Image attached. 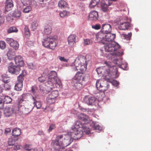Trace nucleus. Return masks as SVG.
I'll list each match as a JSON object with an SVG mask.
<instances>
[{
    "instance_id": "obj_1",
    "label": "nucleus",
    "mask_w": 151,
    "mask_h": 151,
    "mask_svg": "<svg viewBox=\"0 0 151 151\" xmlns=\"http://www.w3.org/2000/svg\"><path fill=\"white\" fill-rule=\"evenodd\" d=\"M78 132V134L70 132L68 134L58 135L55 139L52 141L51 145L57 150H60L61 147H67L73 141V139L77 140L82 137V132Z\"/></svg>"
},
{
    "instance_id": "obj_2",
    "label": "nucleus",
    "mask_w": 151,
    "mask_h": 151,
    "mask_svg": "<svg viewBox=\"0 0 151 151\" xmlns=\"http://www.w3.org/2000/svg\"><path fill=\"white\" fill-rule=\"evenodd\" d=\"M104 63L106 64V66L98 68L96 69L97 73L98 74H102L105 77H107L106 78L108 80L110 78L118 77V76L115 75L117 74V68L113 66L112 63L110 62L105 61Z\"/></svg>"
},
{
    "instance_id": "obj_3",
    "label": "nucleus",
    "mask_w": 151,
    "mask_h": 151,
    "mask_svg": "<svg viewBox=\"0 0 151 151\" xmlns=\"http://www.w3.org/2000/svg\"><path fill=\"white\" fill-rule=\"evenodd\" d=\"M105 49L106 51L108 52H114L113 53H110L108 54V58L112 59L115 56H119L122 55L123 53L122 52H119L117 50L120 48L119 45L115 42H112L109 43H105Z\"/></svg>"
},
{
    "instance_id": "obj_4",
    "label": "nucleus",
    "mask_w": 151,
    "mask_h": 151,
    "mask_svg": "<svg viewBox=\"0 0 151 151\" xmlns=\"http://www.w3.org/2000/svg\"><path fill=\"white\" fill-rule=\"evenodd\" d=\"M74 64L75 67L73 69L74 71L78 70L85 71L87 64L86 57L82 55L78 57L74 62Z\"/></svg>"
},
{
    "instance_id": "obj_5",
    "label": "nucleus",
    "mask_w": 151,
    "mask_h": 151,
    "mask_svg": "<svg viewBox=\"0 0 151 151\" xmlns=\"http://www.w3.org/2000/svg\"><path fill=\"white\" fill-rule=\"evenodd\" d=\"M71 128L73 132H71L75 133H78V132H82V137L83 136V132L88 134L90 133V128L88 127L86 125L83 124L80 121H76Z\"/></svg>"
},
{
    "instance_id": "obj_6",
    "label": "nucleus",
    "mask_w": 151,
    "mask_h": 151,
    "mask_svg": "<svg viewBox=\"0 0 151 151\" xmlns=\"http://www.w3.org/2000/svg\"><path fill=\"white\" fill-rule=\"evenodd\" d=\"M24 109V106L19 105L18 106H15L14 109L7 107L5 109L4 111L5 115L7 116H11L14 112L21 115L23 114Z\"/></svg>"
},
{
    "instance_id": "obj_7",
    "label": "nucleus",
    "mask_w": 151,
    "mask_h": 151,
    "mask_svg": "<svg viewBox=\"0 0 151 151\" xmlns=\"http://www.w3.org/2000/svg\"><path fill=\"white\" fill-rule=\"evenodd\" d=\"M42 42L44 47L51 49H54L57 45L55 39L52 36L45 38Z\"/></svg>"
},
{
    "instance_id": "obj_8",
    "label": "nucleus",
    "mask_w": 151,
    "mask_h": 151,
    "mask_svg": "<svg viewBox=\"0 0 151 151\" xmlns=\"http://www.w3.org/2000/svg\"><path fill=\"white\" fill-rule=\"evenodd\" d=\"M53 87L52 84L50 81H47L45 84H42L39 86L40 91L43 93H46L47 92L50 91Z\"/></svg>"
},
{
    "instance_id": "obj_9",
    "label": "nucleus",
    "mask_w": 151,
    "mask_h": 151,
    "mask_svg": "<svg viewBox=\"0 0 151 151\" xmlns=\"http://www.w3.org/2000/svg\"><path fill=\"white\" fill-rule=\"evenodd\" d=\"M20 68L19 66L14 65L12 63H10L8 67V71L9 72L12 74L17 75L19 74Z\"/></svg>"
},
{
    "instance_id": "obj_10",
    "label": "nucleus",
    "mask_w": 151,
    "mask_h": 151,
    "mask_svg": "<svg viewBox=\"0 0 151 151\" xmlns=\"http://www.w3.org/2000/svg\"><path fill=\"white\" fill-rule=\"evenodd\" d=\"M6 42L10 46L14 48L15 50H17L19 48V44L16 41H15L12 38H7L6 40Z\"/></svg>"
},
{
    "instance_id": "obj_11",
    "label": "nucleus",
    "mask_w": 151,
    "mask_h": 151,
    "mask_svg": "<svg viewBox=\"0 0 151 151\" xmlns=\"http://www.w3.org/2000/svg\"><path fill=\"white\" fill-rule=\"evenodd\" d=\"M85 102L89 105H94L96 101V99L94 97L86 96L83 98Z\"/></svg>"
},
{
    "instance_id": "obj_12",
    "label": "nucleus",
    "mask_w": 151,
    "mask_h": 151,
    "mask_svg": "<svg viewBox=\"0 0 151 151\" xmlns=\"http://www.w3.org/2000/svg\"><path fill=\"white\" fill-rule=\"evenodd\" d=\"M78 118L84 122V124L85 125L89 123L91 121L88 116L83 113L79 114L78 115Z\"/></svg>"
},
{
    "instance_id": "obj_13",
    "label": "nucleus",
    "mask_w": 151,
    "mask_h": 151,
    "mask_svg": "<svg viewBox=\"0 0 151 151\" xmlns=\"http://www.w3.org/2000/svg\"><path fill=\"white\" fill-rule=\"evenodd\" d=\"M52 23H46L44 27V34L46 35L50 34L52 32Z\"/></svg>"
},
{
    "instance_id": "obj_14",
    "label": "nucleus",
    "mask_w": 151,
    "mask_h": 151,
    "mask_svg": "<svg viewBox=\"0 0 151 151\" xmlns=\"http://www.w3.org/2000/svg\"><path fill=\"white\" fill-rule=\"evenodd\" d=\"M105 35L104 41L108 42L109 43L114 42L113 40L116 37L115 34H111V32L105 33Z\"/></svg>"
},
{
    "instance_id": "obj_15",
    "label": "nucleus",
    "mask_w": 151,
    "mask_h": 151,
    "mask_svg": "<svg viewBox=\"0 0 151 151\" xmlns=\"http://www.w3.org/2000/svg\"><path fill=\"white\" fill-rule=\"evenodd\" d=\"M84 71L80 70L77 73L76 75L74 77V81L83 82L84 81V77L83 75V72Z\"/></svg>"
},
{
    "instance_id": "obj_16",
    "label": "nucleus",
    "mask_w": 151,
    "mask_h": 151,
    "mask_svg": "<svg viewBox=\"0 0 151 151\" xmlns=\"http://www.w3.org/2000/svg\"><path fill=\"white\" fill-rule=\"evenodd\" d=\"M14 61L17 66L22 67L24 65L23 58L20 55L16 56L14 58Z\"/></svg>"
},
{
    "instance_id": "obj_17",
    "label": "nucleus",
    "mask_w": 151,
    "mask_h": 151,
    "mask_svg": "<svg viewBox=\"0 0 151 151\" xmlns=\"http://www.w3.org/2000/svg\"><path fill=\"white\" fill-rule=\"evenodd\" d=\"M105 36V33L101 31L98 33L96 35V38L98 42H101L104 44H105V42H103L104 41Z\"/></svg>"
},
{
    "instance_id": "obj_18",
    "label": "nucleus",
    "mask_w": 151,
    "mask_h": 151,
    "mask_svg": "<svg viewBox=\"0 0 151 151\" xmlns=\"http://www.w3.org/2000/svg\"><path fill=\"white\" fill-rule=\"evenodd\" d=\"M48 80L47 81H50L53 86V84L52 82L57 78L56 72L54 71H51L48 75Z\"/></svg>"
},
{
    "instance_id": "obj_19",
    "label": "nucleus",
    "mask_w": 151,
    "mask_h": 151,
    "mask_svg": "<svg viewBox=\"0 0 151 151\" xmlns=\"http://www.w3.org/2000/svg\"><path fill=\"white\" fill-rule=\"evenodd\" d=\"M76 36L71 35L68 37V41L69 45L71 47H73L76 43Z\"/></svg>"
},
{
    "instance_id": "obj_20",
    "label": "nucleus",
    "mask_w": 151,
    "mask_h": 151,
    "mask_svg": "<svg viewBox=\"0 0 151 151\" xmlns=\"http://www.w3.org/2000/svg\"><path fill=\"white\" fill-rule=\"evenodd\" d=\"M111 25L109 24H103L102 26L101 31L105 33L111 32Z\"/></svg>"
},
{
    "instance_id": "obj_21",
    "label": "nucleus",
    "mask_w": 151,
    "mask_h": 151,
    "mask_svg": "<svg viewBox=\"0 0 151 151\" xmlns=\"http://www.w3.org/2000/svg\"><path fill=\"white\" fill-rule=\"evenodd\" d=\"M88 17L89 20H95L97 19L98 17V12L95 11H91L89 14Z\"/></svg>"
},
{
    "instance_id": "obj_22",
    "label": "nucleus",
    "mask_w": 151,
    "mask_h": 151,
    "mask_svg": "<svg viewBox=\"0 0 151 151\" xmlns=\"http://www.w3.org/2000/svg\"><path fill=\"white\" fill-rule=\"evenodd\" d=\"M13 1L12 0H6L5 5V10L7 11L10 10L13 6Z\"/></svg>"
},
{
    "instance_id": "obj_23",
    "label": "nucleus",
    "mask_w": 151,
    "mask_h": 151,
    "mask_svg": "<svg viewBox=\"0 0 151 151\" xmlns=\"http://www.w3.org/2000/svg\"><path fill=\"white\" fill-rule=\"evenodd\" d=\"M130 26V23L128 22H127L120 23L119 26V28L120 30H125L127 29Z\"/></svg>"
},
{
    "instance_id": "obj_24",
    "label": "nucleus",
    "mask_w": 151,
    "mask_h": 151,
    "mask_svg": "<svg viewBox=\"0 0 151 151\" xmlns=\"http://www.w3.org/2000/svg\"><path fill=\"white\" fill-rule=\"evenodd\" d=\"M12 135L16 138L21 134V130L20 129L16 127L13 129L12 131Z\"/></svg>"
},
{
    "instance_id": "obj_25",
    "label": "nucleus",
    "mask_w": 151,
    "mask_h": 151,
    "mask_svg": "<svg viewBox=\"0 0 151 151\" xmlns=\"http://www.w3.org/2000/svg\"><path fill=\"white\" fill-rule=\"evenodd\" d=\"M15 54V51L11 49H9L7 53L8 59L10 60L13 59L14 58Z\"/></svg>"
},
{
    "instance_id": "obj_26",
    "label": "nucleus",
    "mask_w": 151,
    "mask_h": 151,
    "mask_svg": "<svg viewBox=\"0 0 151 151\" xmlns=\"http://www.w3.org/2000/svg\"><path fill=\"white\" fill-rule=\"evenodd\" d=\"M82 82L74 81H73L74 87L78 90H80L83 87Z\"/></svg>"
},
{
    "instance_id": "obj_27",
    "label": "nucleus",
    "mask_w": 151,
    "mask_h": 151,
    "mask_svg": "<svg viewBox=\"0 0 151 151\" xmlns=\"http://www.w3.org/2000/svg\"><path fill=\"white\" fill-rule=\"evenodd\" d=\"M26 72L25 70H23L22 71V73H21L19 76L17 77L18 82L20 83H23V81L24 80V76L26 75Z\"/></svg>"
},
{
    "instance_id": "obj_28",
    "label": "nucleus",
    "mask_w": 151,
    "mask_h": 151,
    "mask_svg": "<svg viewBox=\"0 0 151 151\" xmlns=\"http://www.w3.org/2000/svg\"><path fill=\"white\" fill-rule=\"evenodd\" d=\"M37 96L35 97L34 96H32V99L33 101V104L35 105L36 106L37 109H40L41 108L42 104L41 102L39 101H36Z\"/></svg>"
},
{
    "instance_id": "obj_29",
    "label": "nucleus",
    "mask_w": 151,
    "mask_h": 151,
    "mask_svg": "<svg viewBox=\"0 0 151 151\" xmlns=\"http://www.w3.org/2000/svg\"><path fill=\"white\" fill-rule=\"evenodd\" d=\"M109 84L107 82H102V85L100 90L103 92L106 91L109 88Z\"/></svg>"
},
{
    "instance_id": "obj_30",
    "label": "nucleus",
    "mask_w": 151,
    "mask_h": 151,
    "mask_svg": "<svg viewBox=\"0 0 151 151\" xmlns=\"http://www.w3.org/2000/svg\"><path fill=\"white\" fill-rule=\"evenodd\" d=\"M18 138H15L14 137L9 138L8 141V145L9 146H13L15 144L16 142L18 140Z\"/></svg>"
},
{
    "instance_id": "obj_31",
    "label": "nucleus",
    "mask_w": 151,
    "mask_h": 151,
    "mask_svg": "<svg viewBox=\"0 0 151 151\" xmlns=\"http://www.w3.org/2000/svg\"><path fill=\"white\" fill-rule=\"evenodd\" d=\"M52 82L53 83V86H54V84H55V86L57 88H61L62 87V83L60 79L58 78ZM53 88H54V86H53Z\"/></svg>"
},
{
    "instance_id": "obj_32",
    "label": "nucleus",
    "mask_w": 151,
    "mask_h": 151,
    "mask_svg": "<svg viewBox=\"0 0 151 151\" xmlns=\"http://www.w3.org/2000/svg\"><path fill=\"white\" fill-rule=\"evenodd\" d=\"M2 81L5 83L4 84V88L6 90H9L11 89V86L8 83L10 81V79L5 80L4 79L2 80Z\"/></svg>"
},
{
    "instance_id": "obj_33",
    "label": "nucleus",
    "mask_w": 151,
    "mask_h": 151,
    "mask_svg": "<svg viewBox=\"0 0 151 151\" xmlns=\"http://www.w3.org/2000/svg\"><path fill=\"white\" fill-rule=\"evenodd\" d=\"M67 3L65 1L63 0H60L58 2V5L59 7L61 9L66 8L67 6Z\"/></svg>"
},
{
    "instance_id": "obj_34",
    "label": "nucleus",
    "mask_w": 151,
    "mask_h": 151,
    "mask_svg": "<svg viewBox=\"0 0 151 151\" xmlns=\"http://www.w3.org/2000/svg\"><path fill=\"white\" fill-rule=\"evenodd\" d=\"M58 95V91L55 90L52 91L50 94L48 95V96L53 98L55 100L56 98Z\"/></svg>"
},
{
    "instance_id": "obj_35",
    "label": "nucleus",
    "mask_w": 151,
    "mask_h": 151,
    "mask_svg": "<svg viewBox=\"0 0 151 151\" xmlns=\"http://www.w3.org/2000/svg\"><path fill=\"white\" fill-rule=\"evenodd\" d=\"M100 0H92L90 4L89 7L93 8L97 4L100 2Z\"/></svg>"
},
{
    "instance_id": "obj_36",
    "label": "nucleus",
    "mask_w": 151,
    "mask_h": 151,
    "mask_svg": "<svg viewBox=\"0 0 151 151\" xmlns=\"http://www.w3.org/2000/svg\"><path fill=\"white\" fill-rule=\"evenodd\" d=\"M23 86V83L18 82L15 86V89L17 91H20L22 90Z\"/></svg>"
},
{
    "instance_id": "obj_37",
    "label": "nucleus",
    "mask_w": 151,
    "mask_h": 151,
    "mask_svg": "<svg viewBox=\"0 0 151 151\" xmlns=\"http://www.w3.org/2000/svg\"><path fill=\"white\" fill-rule=\"evenodd\" d=\"M101 6L103 11L106 12L108 10V5L104 1H102L101 3Z\"/></svg>"
},
{
    "instance_id": "obj_38",
    "label": "nucleus",
    "mask_w": 151,
    "mask_h": 151,
    "mask_svg": "<svg viewBox=\"0 0 151 151\" xmlns=\"http://www.w3.org/2000/svg\"><path fill=\"white\" fill-rule=\"evenodd\" d=\"M46 101L48 104H52L55 102V100L48 96L46 99Z\"/></svg>"
},
{
    "instance_id": "obj_39",
    "label": "nucleus",
    "mask_w": 151,
    "mask_h": 151,
    "mask_svg": "<svg viewBox=\"0 0 151 151\" xmlns=\"http://www.w3.org/2000/svg\"><path fill=\"white\" fill-rule=\"evenodd\" d=\"M18 30L15 27H12L9 28L7 30V33H10L12 32H18Z\"/></svg>"
},
{
    "instance_id": "obj_40",
    "label": "nucleus",
    "mask_w": 151,
    "mask_h": 151,
    "mask_svg": "<svg viewBox=\"0 0 151 151\" xmlns=\"http://www.w3.org/2000/svg\"><path fill=\"white\" fill-rule=\"evenodd\" d=\"M69 13L68 11L66 10H64L61 12L60 13V15L62 18H64L68 16L69 14Z\"/></svg>"
},
{
    "instance_id": "obj_41",
    "label": "nucleus",
    "mask_w": 151,
    "mask_h": 151,
    "mask_svg": "<svg viewBox=\"0 0 151 151\" xmlns=\"http://www.w3.org/2000/svg\"><path fill=\"white\" fill-rule=\"evenodd\" d=\"M102 82H104V81L100 80H98L96 82V87L99 90L102 85Z\"/></svg>"
},
{
    "instance_id": "obj_42",
    "label": "nucleus",
    "mask_w": 151,
    "mask_h": 151,
    "mask_svg": "<svg viewBox=\"0 0 151 151\" xmlns=\"http://www.w3.org/2000/svg\"><path fill=\"white\" fill-rule=\"evenodd\" d=\"M4 103L6 104L10 103L12 101V100L11 98L8 96H5L4 98Z\"/></svg>"
},
{
    "instance_id": "obj_43",
    "label": "nucleus",
    "mask_w": 151,
    "mask_h": 151,
    "mask_svg": "<svg viewBox=\"0 0 151 151\" xmlns=\"http://www.w3.org/2000/svg\"><path fill=\"white\" fill-rule=\"evenodd\" d=\"M46 77H47V76L43 74L40 77H39L38 80L41 82H44L46 80Z\"/></svg>"
},
{
    "instance_id": "obj_44",
    "label": "nucleus",
    "mask_w": 151,
    "mask_h": 151,
    "mask_svg": "<svg viewBox=\"0 0 151 151\" xmlns=\"http://www.w3.org/2000/svg\"><path fill=\"white\" fill-rule=\"evenodd\" d=\"M84 44L85 45H88L92 43V41L88 39H86L84 40Z\"/></svg>"
},
{
    "instance_id": "obj_45",
    "label": "nucleus",
    "mask_w": 151,
    "mask_h": 151,
    "mask_svg": "<svg viewBox=\"0 0 151 151\" xmlns=\"http://www.w3.org/2000/svg\"><path fill=\"white\" fill-rule=\"evenodd\" d=\"M24 34L26 37H29L30 35V33L29 29L27 27H25L24 28Z\"/></svg>"
},
{
    "instance_id": "obj_46",
    "label": "nucleus",
    "mask_w": 151,
    "mask_h": 151,
    "mask_svg": "<svg viewBox=\"0 0 151 151\" xmlns=\"http://www.w3.org/2000/svg\"><path fill=\"white\" fill-rule=\"evenodd\" d=\"M21 16V12L19 11H15L13 14V16L15 17H19Z\"/></svg>"
},
{
    "instance_id": "obj_47",
    "label": "nucleus",
    "mask_w": 151,
    "mask_h": 151,
    "mask_svg": "<svg viewBox=\"0 0 151 151\" xmlns=\"http://www.w3.org/2000/svg\"><path fill=\"white\" fill-rule=\"evenodd\" d=\"M132 33L131 32L129 33L127 35L123 34L122 35L125 39L127 40H129L130 39Z\"/></svg>"
},
{
    "instance_id": "obj_48",
    "label": "nucleus",
    "mask_w": 151,
    "mask_h": 151,
    "mask_svg": "<svg viewBox=\"0 0 151 151\" xmlns=\"http://www.w3.org/2000/svg\"><path fill=\"white\" fill-rule=\"evenodd\" d=\"M32 8L30 6H28L24 8L23 12L25 13H29L31 11Z\"/></svg>"
},
{
    "instance_id": "obj_49",
    "label": "nucleus",
    "mask_w": 151,
    "mask_h": 151,
    "mask_svg": "<svg viewBox=\"0 0 151 151\" xmlns=\"http://www.w3.org/2000/svg\"><path fill=\"white\" fill-rule=\"evenodd\" d=\"M6 47V44L3 41H0V48L2 49H4Z\"/></svg>"
},
{
    "instance_id": "obj_50",
    "label": "nucleus",
    "mask_w": 151,
    "mask_h": 151,
    "mask_svg": "<svg viewBox=\"0 0 151 151\" xmlns=\"http://www.w3.org/2000/svg\"><path fill=\"white\" fill-rule=\"evenodd\" d=\"M56 128L55 125V124H51L48 129V132L49 133L50 132H51L53 129H55Z\"/></svg>"
},
{
    "instance_id": "obj_51",
    "label": "nucleus",
    "mask_w": 151,
    "mask_h": 151,
    "mask_svg": "<svg viewBox=\"0 0 151 151\" xmlns=\"http://www.w3.org/2000/svg\"><path fill=\"white\" fill-rule=\"evenodd\" d=\"M93 128L94 129L98 130L99 131L101 130V128L98 124H94Z\"/></svg>"
},
{
    "instance_id": "obj_52",
    "label": "nucleus",
    "mask_w": 151,
    "mask_h": 151,
    "mask_svg": "<svg viewBox=\"0 0 151 151\" xmlns=\"http://www.w3.org/2000/svg\"><path fill=\"white\" fill-rule=\"evenodd\" d=\"M29 146V145H26L24 147L25 149L28 151H34V149L31 148Z\"/></svg>"
},
{
    "instance_id": "obj_53",
    "label": "nucleus",
    "mask_w": 151,
    "mask_h": 151,
    "mask_svg": "<svg viewBox=\"0 0 151 151\" xmlns=\"http://www.w3.org/2000/svg\"><path fill=\"white\" fill-rule=\"evenodd\" d=\"M14 149L15 150H17L20 149V145L19 144H18L17 142H16L15 144L14 145Z\"/></svg>"
},
{
    "instance_id": "obj_54",
    "label": "nucleus",
    "mask_w": 151,
    "mask_h": 151,
    "mask_svg": "<svg viewBox=\"0 0 151 151\" xmlns=\"http://www.w3.org/2000/svg\"><path fill=\"white\" fill-rule=\"evenodd\" d=\"M4 103L3 99L1 98H0V109H1L3 108Z\"/></svg>"
},
{
    "instance_id": "obj_55",
    "label": "nucleus",
    "mask_w": 151,
    "mask_h": 151,
    "mask_svg": "<svg viewBox=\"0 0 151 151\" xmlns=\"http://www.w3.org/2000/svg\"><path fill=\"white\" fill-rule=\"evenodd\" d=\"M37 90V88L36 86H34L32 87L31 90L32 93H33L34 94H35L36 93Z\"/></svg>"
},
{
    "instance_id": "obj_56",
    "label": "nucleus",
    "mask_w": 151,
    "mask_h": 151,
    "mask_svg": "<svg viewBox=\"0 0 151 151\" xmlns=\"http://www.w3.org/2000/svg\"><path fill=\"white\" fill-rule=\"evenodd\" d=\"M92 28L95 29H99L101 28V25L99 24H96L92 26Z\"/></svg>"
},
{
    "instance_id": "obj_57",
    "label": "nucleus",
    "mask_w": 151,
    "mask_h": 151,
    "mask_svg": "<svg viewBox=\"0 0 151 151\" xmlns=\"http://www.w3.org/2000/svg\"><path fill=\"white\" fill-rule=\"evenodd\" d=\"M59 59L61 61L67 62L68 61V59H65L64 57L59 56Z\"/></svg>"
},
{
    "instance_id": "obj_58",
    "label": "nucleus",
    "mask_w": 151,
    "mask_h": 151,
    "mask_svg": "<svg viewBox=\"0 0 151 151\" xmlns=\"http://www.w3.org/2000/svg\"><path fill=\"white\" fill-rule=\"evenodd\" d=\"M112 84L115 86H117L119 85V83L117 81L115 80H113L112 82Z\"/></svg>"
},
{
    "instance_id": "obj_59",
    "label": "nucleus",
    "mask_w": 151,
    "mask_h": 151,
    "mask_svg": "<svg viewBox=\"0 0 151 151\" xmlns=\"http://www.w3.org/2000/svg\"><path fill=\"white\" fill-rule=\"evenodd\" d=\"M37 25V24L35 22H33L32 23V27L34 29L35 28Z\"/></svg>"
},
{
    "instance_id": "obj_60",
    "label": "nucleus",
    "mask_w": 151,
    "mask_h": 151,
    "mask_svg": "<svg viewBox=\"0 0 151 151\" xmlns=\"http://www.w3.org/2000/svg\"><path fill=\"white\" fill-rule=\"evenodd\" d=\"M38 134L40 135H44L45 133L42 130H39L38 132Z\"/></svg>"
},
{
    "instance_id": "obj_61",
    "label": "nucleus",
    "mask_w": 151,
    "mask_h": 151,
    "mask_svg": "<svg viewBox=\"0 0 151 151\" xmlns=\"http://www.w3.org/2000/svg\"><path fill=\"white\" fill-rule=\"evenodd\" d=\"M4 20L3 17L1 16H0V26L1 24L3 23L4 22Z\"/></svg>"
},
{
    "instance_id": "obj_62",
    "label": "nucleus",
    "mask_w": 151,
    "mask_h": 151,
    "mask_svg": "<svg viewBox=\"0 0 151 151\" xmlns=\"http://www.w3.org/2000/svg\"><path fill=\"white\" fill-rule=\"evenodd\" d=\"M11 131V129L9 128H6L5 129V133L6 134H7L8 133L10 132Z\"/></svg>"
},
{
    "instance_id": "obj_63",
    "label": "nucleus",
    "mask_w": 151,
    "mask_h": 151,
    "mask_svg": "<svg viewBox=\"0 0 151 151\" xmlns=\"http://www.w3.org/2000/svg\"><path fill=\"white\" fill-rule=\"evenodd\" d=\"M52 109H53L52 108H50V107L49 106H47L45 108V111H46V110L47 111H51Z\"/></svg>"
},
{
    "instance_id": "obj_64",
    "label": "nucleus",
    "mask_w": 151,
    "mask_h": 151,
    "mask_svg": "<svg viewBox=\"0 0 151 151\" xmlns=\"http://www.w3.org/2000/svg\"><path fill=\"white\" fill-rule=\"evenodd\" d=\"M29 68L31 69H33L35 68V67L34 66L32 63H31L30 65H29Z\"/></svg>"
}]
</instances>
